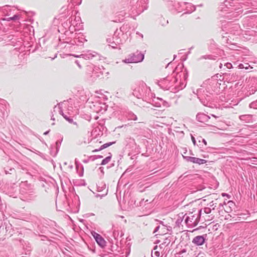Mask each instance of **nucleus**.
Here are the masks:
<instances>
[{
    "label": "nucleus",
    "instance_id": "6",
    "mask_svg": "<svg viewBox=\"0 0 257 257\" xmlns=\"http://www.w3.org/2000/svg\"><path fill=\"white\" fill-rule=\"evenodd\" d=\"M210 116L204 113H198L196 115L197 120L201 122L206 123L209 121Z\"/></svg>",
    "mask_w": 257,
    "mask_h": 257
},
{
    "label": "nucleus",
    "instance_id": "9",
    "mask_svg": "<svg viewBox=\"0 0 257 257\" xmlns=\"http://www.w3.org/2000/svg\"><path fill=\"white\" fill-rule=\"evenodd\" d=\"M241 120L246 122H249L252 120V115L249 114L242 115L239 116Z\"/></svg>",
    "mask_w": 257,
    "mask_h": 257
},
{
    "label": "nucleus",
    "instance_id": "15",
    "mask_svg": "<svg viewBox=\"0 0 257 257\" xmlns=\"http://www.w3.org/2000/svg\"><path fill=\"white\" fill-rule=\"evenodd\" d=\"M200 100L201 102L205 106H207L208 104H209V102L210 101V98H208L206 100H204L203 98H200Z\"/></svg>",
    "mask_w": 257,
    "mask_h": 257
},
{
    "label": "nucleus",
    "instance_id": "28",
    "mask_svg": "<svg viewBox=\"0 0 257 257\" xmlns=\"http://www.w3.org/2000/svg\"><path fill=\"white\" fill-rule=\"evenodd\" d=\"M239 67L240 68H243V64H239Z\"/></svg>",
    "mask_w": 257,
    "mask_h": 257
},
{
    "label": "nucleus",
    "instance_id": "8",
    "mask_svg": "<svg viewBox=\"0 0 257 257\" xmlns=\"http://www.w3.org/2000/svg\"><path fill=\"white\" fill-rule=\"evenodd\" d=\"M162 234L165 235L168 233L169 231H171L172 227L170 226L165 225L163 221H162Z\"/></svg>",
    "mask_w": 257,
    "mask_h": 257
},
{
    "label": "nucleus",
    "instance_id": "7",
    "mask_svg": "<svg viewBox=\"0 0 257 257\" xmlns=\"http://www.w3.org/2000/svg\"><path fill=\"white\" fill-rule=\"evenodd\" d=\"M92 235L97 243L100 246H101V247H103L105 245L106 242L100 235L95 232H94V233H93Z\"/></svg>",
    "mask_w": 257,
    "mask_h": 257
},
{
    "label": "nucleus",
    "instance_id": "27",
    "mask_svg": "<svg viewBox=\"0 0 257 257\" xmlns=\"http://www.w3.org/2000/svg\"><path fill=\"white\" fill-rule=\"evenodd\" d=\"M222 195L223 196H227V197H228V196H229V195H228V194H226V193H222Z\"/></svg>",
    "mask_w": 257,
    "mask_h": 257
},
{
    "label": "nucleus",
    "instance_id": "14",
    "mask_svg": "<svg viewBox=\"0 0 257 257\" xmlns=\"http://www.w3.org/2000/svg\"><path fill=\"white\" fill-rule=\"evenodd\" d=\"M114 143H115V142H112V143L110 142V143L104 144L100 147V150H103L104 149H105V148L109 147L110 146L112 145Z\"/></svg>",
    "mask_w": 257,
    "mask_h": 257
},
{
    "label": "nucleus",
    "instance_id": "2",
    "mask_svg": "<svg viewBox=\"0 0 257 257\" xmlns=\"http://www.w3.org/2000/svg\"><path fill=\"white\" fill-rule=\"evenodd\" d=\"M176 81L177 79L175 78V75L173 76L167 75L162 78V89L170 90Z\"/></svg>",
    "mask_w": 257,
    "mask_h": 257
},
{
    "label": "nucleus",
    "instance_id": "10",
    "mask_svg": "<svg viewBox=\"0 0 257 257\" xmlns=\"http://www.w3.org/2000/svg\"><path fill=\"white\" fill-rule=\"evenodd\" d=\"M152 257H159L160 256V251L158 250V246L156 245L153 250L152 251Z\"/></svg>",
    "mask_w": 257,
    "mask_h": 257
},
{
    "label": "nucleus",
    "instance_id": "21",
    "mask_svg": "<svg viewBox=\"0 0 257 257\" xmlns=\"http://www.w3.org/2000/svg\"><path fill=\"white\" fill-rule=\"evenodd\" d=\"M225 65L228 69H230L232 67V64L230 63H226Z\"/></svg>",
    "mask_w": 257,
    "mask_h": 257
},
{
    "label": "nucleus",
    "instance_id": "26",
    "mask_svg": "<svg viewBox=\"0 0 257 257\" xmlns=\"http://www.w3.org/2000/svg\"><path fill=\"white\" fill-rule=\"evenodd\" d=\"M183 150H184L183 154H186V153H187V149H186V148L183 149Z\"/></svg>",
    "mask_w": 257,
    "mask_h": 257
},
{
    "label": "nucleus",
    "instance_id": "17",
    "mask_svg": "<svg viewBox=\"0 0 257 257\" xmlns=\"http://www.w3.org/2000/svg\"><path fill=\"white\" fill-rule=\"evenodd\" d=\"M216 203H214L213 201H211V202H210L208 205L209 206V207L210 208H212V210H214L215 209V208L216 207Z\"/></svg>",
    "mask_w": 257,
    "mask_h": 257
},
{
    "label": "nucleus",
    "instance_id": "23",
    "mask_svg": "<svg viewBox=\"0 0 257 257\" xmlns=\"http://www.w3.org/2000/svg\"><path fill=\"white\" fill-rule=\"evenodd\" d=\"M191 140H192V142H193V144H194V145H196V140H195V138H194L193 136H191Z\"/></svg>",
    "mask_w": 257,
    "mask_h": 257
},
{
    "label": "nucleus",
    "instance_id": "22",
    "mask_svg": "<svg viewBox=\"0 0 257 257\" xmlns=\"http://www.w3.org/2000/svg\"><path fill=\"white\" fill-rule=\"evenodd\" d=\"M182 54V53H179V56L181 57V58L182 59V60L183 61H184V60H185L186 59V56L184 57L181 56V54Z\"/></svg>",
    "mask_w": 257,
    "mask_h": 257
},
{
    "label": "nucleus",
    "instance_id": "16",
    "mask_svg": "<svg viewBox=\"0 0 257 257\" xmlns=\"http://www.w3.org/2000/svg\"><path fill=\"white\" fill-rule=\"evenodd\" d=\"M249 107L254 109H257V100L250 103Z\"/></svg>",
    "mask_w": 257,
    "mask_h": 257
},
{
    "label": "nucleus",
    "instance_id": "5",
    "mask_svg": "<svg viewBox=\"0 0 257 257\" xmlns=\"http://www.w3.org/2000/svg\"><path fill=\"white\" fill-rule=\"evenodd\" d=\"M172 65V64L171 63V62L168 63L164 70V73L163 74L164 77L167 75L172 76V75L174 73V69Z\"/></svg>",
    "mask_w": 257,
    "mask_h": 257
},
{
    "label": "nucleus",
    "instance_id": "29",
    "mask_svg": "<svg viewBox=\"0 0 257 257\" xmlns=\"http://www.w3.org/2000/svg\"><path fill=\"white\" fill-rule=\"evenodd\" d=\"M198 139L199 142H200L202 141L201 139H200V137Z\"/></svg>",
    "mask_w": 257,
    "mask_h": 257
},
{
    "label": "nucleus",
    "instance_id": "3",
    "mask_svg": "<svg viewBox=\"0 0 257 257\" xmlns=\"http://www.w3.org/2000/svg\"><path fill=\"white\" fill-rule=\"evenodd\" d=\"M182 156L184 159H185V161H186L187 162H192L193 163L197 164L198 165L204 164L207 162V161L205 160L196 157L185 156L183 155H182Z\"/></svg>",
    "mask_w": 257,
    "mask_h": 257
},
{
    "label": "nucleus",
    "instance_id": "1",
    "mask_svg": "<svg viewBox=\"0 0 257 257\" xmlns=\"http://www.w3.org/2000/svg\"><path fill=\"white\" fill-rule=\"evenodd\" d=\"M201 211L202 210L200 209L196 213H189V215L185 218L186 224L192 227L196 226L200 221Z\"/></svg>",
    "mask_w": 257,
    "mask_h": 257
},
{
    "label": "nucleus",
    "instance_id": "13",
    "mask_svg": "<svg viewBox=\"0 0 257 257\" xmlns=\"http://www.w3.org/2000/svg\"><path fill=\"white\" fill-rule=\"evenodd\" d=\"M111 156H108V157L105 158L104 159H103L102 160L101 164L102 165H105L108 164L110 162V161L111 160Z\"/></svg>",
    "mask_w": 257,
    "mask_h": 257
},
{
    "label": "nucleus",
    "instance_id": "31",
    "mask_svg": "<svg viewBox=\"0 0 257 257\" xmlns=\"http://www.w3.org/2000/svg\"><path fill=\"white\" fill-rule=\"evenodd\" d=\"M176 57V55H174V59H175Z\"/></svg>",
    "mask_w": 257,
    "mask_h": 257
},
{
    "label": "nucleus",
    "instance_id": "18",
    "mask_svg": "<svg viewBox=\"0 0 257 257\" xmlns=\"http://www.w3.org/2000/svg\"><path fill=\"white\" fill-rule=\"evenodd\" d=\"M211 210H212V209L211 208H210L209 207H205L204 208V212L206 214H209V213H210L211 212Z\"/></svg>",
    "mask_w": 257,
    "mask_h": 257
},
{
    "label": "nucleus",
    "instance_id": "12",
    "mask_svg": "<svg viewBox=\"0 0 257 257\" xmlns=\"http://www.w3.org/2000/svg\"><path fill=\"white\" fill-rule=\"evenodd\" d=\"M163 239H164V241L163 243H162V244H166V246H168L171 242V237L165 236V238H164Z\"/></svg>",
    "mask_w": 257,
    "mask_h": 257
},
{
    "label": "nucleus",
    "instance_id": "25",
    "mask_svg": "<svg viewBox=\"0 0 257 257\" xmlns=\"http://www.w3.org/2000/svg\"><path fill=\"white\" fill-rule=\"evenodd\" d=\"M186 252V249H183L181 251H180V253H184V252Z\"/></svg>",
    "mask_w": 257,
    "mask_h": 257
},
{
    "label": "nucleus",
    "instance_id": "24",
    "mask_svg": "<svg viewBox=\"0 0 257 257\" xmlns=\"http://www.w3.org/2000/svg\"><path fill=\"white\" fill-rule=\"evenodd\" d=\"M200 139H201L202 142L205 145H207V142L204 139L202 138L201 137H200Z\"/></svg>",
    "mask_w": 257,
    "mask_h": 257
},
{
    "label": "nucleus",
    "instance_id": "20",
    "mask_svg": "<svg viewBox=\"0 0 257 257\" xmlns=\"http://www.w3.org/2000/svg\"><path fill=\"white\" fill-rule=\"evenodd\" d=\"M163 105L166 107H168L170 106V103L168 101H164L163 102Z\"/></svg>",
    "mask_w": 257,
    "mask_h": 257
},
{
    "label": "nucleus",
    "instance_id": "19",
    "mask_svg": "<svg viewBox=\"0 0 257 257\" xmlns=\"http://www.w3.org/2000/svg\"><path fill=\"white\" fill-rule=\"evenodd\" d=\"M64 117L65 118V119L66 120H67L68 121H69V122L70 123H73V124L76 125L77 124V123L76 122H74L73 121V120L72 119H71V118H69V117H67V116H64Z\"/></svg>",
    "mask_w": 257,
    "mask_h": 257
},
{
    "label": "nucleus",
    "instance_id": "4",
    "mask_svg": "<svg viewBox=\"0 0 257 257\" xmlns=\"http://www.w3.org/2000/svg\"><path fill=\"white\" fill-rule=\"evenodd\" d=\"M206 237V234H203V235L196 236L193 239L192 242L196 245H201L204 244Z\"/></svg>",
    "mask_w": 257,
    "mask_h": 257
},
{
    "label": "nucleus",
    "instance_id": "30",
    "mask_svg": "<svg viewBox=\"0 0 257 257\" xmlns=\"http://www.w3.org/2000/svg\"><path fill=\"white\" fill-rule=\"evenodd\" d=\"M212 116H213V117H214L215 118H216V117H217L215 115H213V114H212Z\"/></svg>",
    "mask_w": 257,
    "mask_h": 257
},
{
    "label": "nucleus",
    "instance_id": "11",
    "mask_svg": "<svg viewBox=\"0 0 257 257\" xmlns=\"http://www.w3.org/2000/svg\"><path fill=\"white\" fill-rule=\"evenodd\" d=\"M187 5H188V6L187 7V8H190V9L188 10L186 12L182 14V15H183L185 14H190V13H192L193 12H194L196 9L195 7L194 6H192L191 4H187Z\"/></svg>",
    "mask_w": 257,
    "mask_h": 257
}]
</instances>
